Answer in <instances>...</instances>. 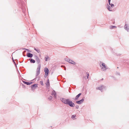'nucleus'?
Returning <instances> with one entry per match:
<instances>
[{"mask_svg":"<svg viewBox=\"0 0 129 129\" xmlns=\"http://www.w3.org/2000/svg\"><path fill=\"white\" fill-rule=\"evenodd\" d=\"M35 59L36 61V62L38 64L37 68L36 71V77L38 76L40 73V71L41 68V63H40V61L39 58L37 56H35Z\"/></svg>","mask_w":129,"mask_h":129,"instance_id":"1","label":"nucleus"},{"mask_svg":"<svg viewBox=\"0 0 129 129\" xmlns=\"http://www.w3.org/2000/svg\"><path fill=\"white\" fill-rule=\"evenodd\" d=\"M18 1L21 2V7L22 12L24 13H25L26 11L25 2H22L21 1V0H18Z\"/></svg>","mask_w":129,"mask_h":129,"instance_id":"2","label":"nucleus"},{"mask_svg":"<svg viewBox=\"0 0 129 129\" xmlns=\"http://www.w3.org/2000/svg\"><path fill=\"white\" fill-rule=\"evenodd\" d=\"M69 99H66L64 98H61L60 99V100L64 104H67Z\"/></svg>","mask_w":129,"mask_h":129,"instance_id":"3","label":"nucleus"},{"mask_svg":"<svg viewBox=\"0 0 129 129\" xmlns=\"http://www.w3.org/2000/svg\"><path fill=\"white\" fill-rule=\"evenodd\" d=\"M106 88L105 86H104L101 85L99 87H96V89H99L102 92L104 89H105Z\"/></svg>","mask_w":129,"mask_h":129,"instance_id":"4","label":"nucleus"},{"mask_svg":"<svg viewBox=\"0 0 129 129\" xmlns=\"http://www.w3.org/2000/svg\"><path fill=\"white\" fill-rule=\"evenodd\" d=\"M102 65L103 67H102L101 68L103 71H105L106 69H108V67L106 66L104 63H102Z\"/></svg>","mask_w":129,"mask_h":129,"instance_id":"5","label":"nucleus"},{"mask_svg":"<svg viewBox=\"0 0 129 129\" xmlns=\"http://www.w3.org/2000/svg\"><path fill=\"white\" fill-rule=\"evenodd\" d=\"M67 105H68L70 106L71 107H74L75 106V105L74 103L71 101H70V100H69Z\"/></svg>","mask_w":129,"mask_h":129,"instance_id":"6","label":"nucleus"},{"mask_svg":"<svg viewBox=\"0 0 129 129\" xmlns=\"http://www.w3.org/2000/svg\"><path fill=\"white\" fill-rule=\"evenodd\" d=\"M51 94L52 95H54V98H56V94L55 90H53V91H52Z\"/></svg>","mask_w":129,"mask_h":129,"instance_id":"7","label":"nucleus"},{"mask_svg":"<svg viewBox=\"0 0 129 129\" xmlns=\"http://www.w3.org/2000/svg\"><path fill=\"white\" fill-rule=\"evenodd\" d=\"M84 101V99H81V100L80 101H76V103L78 104H80L83 102Z\"/></svg>","mask_w":129,"mask_h":129,"instance_id":"8","label":"nucleus"},{"mask_svg":"<svg viewBox=\"0 0 129 129\" xmlns=\"http://www.w3.org/2000/svg\"><path fill=\"white\" fill-rule=\"evenodd\" d=\"M12 58L14 64L16 65L15 62L14 61V59L15 58V53L14 52L13 53L12 55Z\"/></svg>","mask_w":129,"mask_h":129,"instance_id":"9","label":"nucleus"},{"mask_svg":"<svg viewBox=\"0 0 129 129\" xmlns=\"http://www.w3.org/2000/svg\"><path fill=\"white\" fill-rule=\"evenodd\" d=\"M38 84H35L32 85L31 87L32 89L33 90L35 89L36 88L38 87Z\"/></svg>","mask_w":129,"mask_h":129,"instance_id":"10","label":"nucleus"},{"mask_svg":"<svg viewBox=\"0 0 129 129\" xmlns=\"http://www.w3.org/2000/svg\"><path fill=\"white\" fill-rule=\"evenodd\" d=\"M81 94V93H80L79 94H78L77 95L75 99L74 100L76 101L78 99V98L80 96Z\"/></svg>","mask_w":129,"mask_h":129,"instance_id":"11","label":"nucleus"},{"mask_svg":"<svg viewBox=\"0 0 129 129\" xmlns=\"http://www.w3.org/2000/svg\"><path fill=\"white\" fill-rule=\"evenodd\" d=\"M23 83H24L28 85H29L30 84H31L32 83V82H29L25 81H23Z\"/></svg>","mask_w":129,"mask_h":129,"instance_id":"12","label":"nucleus"},{"mask_svg":"<svg viewBox=\"0 0 129 129\" xmlns=\"http://www.w3.org/2000/svg\"><path fill=\"white\" fill-rule=\"evenodd\" d=\"M44 72H45V73H46L47 74H48L49 73V70L47 68H44Z\"/></svg>","mask_w":129,"mask_h":129,"instance_id":"13","label":"nucleus"},{"mask_svg":"<svg viewBox=\"0 0 129 129\" xmlns=\"http://www.w3.org/2000/svg\"><path fill=\"white\" fill-rule=\"evenodd\" d=\"M33 54L29 53H28L27 55V57L30 58L32 57H33Z\"/></svg>","mask_w":129,"mask_h":129,"instance_id":"14","label":"nucleus"},{"mask_svg":"<svg viewBox=\"0 0 129 129\" xmlns=\"http://www.w3.org/2000/svg\"><path fill=\"white\" fill-rule=\"evenodd\" d=\"M107 8L108 10L110 11H113V10L112 9H110L111 8L110 6H109L108 4H107Z\"/></svg>","mask_w":129,"mask_h":129,"instance_id":"15","label":"nucleus"},{"mask_svg":"<svg viewBox=\"0 0 129 129\" xmlns=\"http://www.w3.org/2000/svg\"><path fill=\"white\" fill-rule=\"evenodd\" d=\"M69 62L70 63L74 65L76 63L74 61L72 60H71L70 59L69 61V62Z\"/></svg>","mask_w":129,"mask_h":129,"instance_id":"16","label":"nucleus"},{"mask_svg":"<svg viewBox=\"0 0 129 129\" xmlns=\"http://www.w3.org/2000/svg\"><path fill=\"white\" fill-rule=\"evenodd\" d=\"M124 28L127 30L128 31H129V29L128 28L126 24H125L124 27Z\"/></svg>","mask_w":129,"mask_h":129,"instance_id":"17","label":"nucleus"},{"mask_svg":"<svg viewBox=\"0 0 129 129\" xmlns=\"http://www.w3.org/2000/svg\"><path fill=\"white\" fill-rule=\"evenodd\" d=\"M30 62L31 63H34L35 62V61L33 59L31 58L29 59Z\"/></svg>","mask_w":129,"mask_h":129,"instance_id":"18","label":"nucleus"},{"mask_svg":"<svg viewBox=\"0 0 129 129\" xmlns=\"http://www.w3.org/2000/svg\"><path fill=\"white\" fill-rule=\"evenodd\" d=\"M70 59L68 57L66 56V57H65L64 58V60L65 61H66L67 62H68L69 61Z\"/></svg>","mask_w":129,"mask_h":129,"instance_id":"19","label":"nucleus"},{"mask_svg":"<svg viewBox=\"0 0 129 129\" xmlns=\"http://www.w3.org/2000/svg\"><path fill=\"white\" fill-rule=\"evenodd\" d=\"M34 49L38 53H40V50L38 49H36V48H34Z\"/></svg>","mask_w":129,"mask_h":129,"instance_id":"20","label":"nucleus"},{"mask_svg":"<svg viewBox=\"0 0 129 129\" xmlns=\"http://www.w3.org/2000/svg\"><path fill=\"white\" fill-rule=\"evenodd\" d=\"M49 58V57L48 56H46L45 57V60L46 61H47L48 59Z\"/></svg>","mask_w":129,"mask_h":129,"instance_id":"21","label":"nucleus"},{"mask_svg":"<svg viewBox=\"0 0 129 129\" xmlns=\"http://www.w3.org/2000/svg\"><path fill=\"white\" fill-rule=\"evenodd\" d=\"M116 27L115 26L111 25L110 26V28L111 29H113Z\"/></svg>","mask_w":129,"mask_h":129,"instance_id":"22","label":"nucleus"},{"mask_svg":"<svg viewBox=\"0 0 129 129\" xmlns=\"http://www.w3.org/2000/svg\"><path fill=\"white\" fill-rule=\"evenodd\" d=\"M52 97L51 96H50L48 98V99L50 100H51L52 99Z\"/></svg>","mask_w":129,"mask_h":129,"instance_id":"23","label":"nucleus"},{"mask_svg":"<svg viewBox=\"0 0 129 129\" xmlns=\"http://www.w3.org/2000/svg\"><path fill=\"white\" fill-rule=\"evenodd\" d=\"M86 74L87 78L88 79V77H89V74L88 73H86Z\"/></svg>","mask_w":129,"mask_h":129,"instance_id":"24","label":"nucleus"},{"mask_svg":"<svg viewBox=\"0 0 129 129\" xmlns=\"http://www.w3.org/2000/svg\"><path fill=\"white\" fill-rule=\"evenodd\" d=\"M76 115H72V118H73L75 117H76Z\"/></svg>","mask_w":129,"mask_h":129,"instance_id":"25","label":"nucleus"},{"mask_svg":"<svg viewBox=\"0 0 129 129\" xmlns=\"http://www.w3.org/2000/svg\"><path fill=\"white\" fill-rule=\"evenodd\" d=\"M110 6H111V8H113L114 6V5L113 4H111V5Z\"/></svg>","mask_w":129,"mask_h":129,"instance_id":"26","label":"nucleus"},{"mask_svg":"<svg viewBox=\"0 0 129 129\" xmlns=\"http://www.w3.org/2000/svg\"><path fill=\"white\" fill-rule=\"evenodd\" d=\"M75 107H76V108L77 109H78L79 108V106L78 105H76L75 106Z\"/></svg>","mask_w":129,"mask_h":129,"instance_id":"27","label":"nucleus"},{"mask_svg":"<svg viewBox=\"0 0 129 129\" xmlns=\"http://www.w3.org/2000/svg\"><path fill=\"white\" fill-rule=\"evenodd\" d=\"M48 75V74H47L46 73L45 74V75L44 76V77H45L46 78L47 77Z\"/></svg>","mask_w":129,"mask_h":129,"instance_id":"28","label":"nucleus"},{"mask_svg":"<svg viewBox=\"0 0 129 129\" xmlns=\"http://www.w3.org/2000/svg\"><path fill=\"white\" fill-rule=\"evenodd\" d=\"M46 85L47 87L49 86V84H48V83H47V82Z\"/></svg>","mask_w":129,"mask_h":129,"instance_id":"29","label":"nucleus"},{"mask_svg":"<svg viewBox=\"0 0 129 129\" xmlns=\"http://www.w3.org/2000/svg\"><path fill=\"white\" fill-rule=\"evenodd\" d=\"M47 83H48V84H49V79L47 80Z\"/></svg>","mask_w":129,"mask_h":129,"instance_id":"30","label":"nucleus"},{"mask_svg":"<svg viewBox=\"0 0 129 129\" xmlns=\"http://www.w3.org/2000/svg\"><path fill=\"white\" fill-rule=\"evenodd\" d=\"M40 83H41V85H43V81H40Z\"/></svg>","mask_w":129,"mask_h":129,"instance_id":"31","label":"nucleus"},{"mask_svg":"<svg viewBox=\"0 0 129 129\" xmlns=\"http://www.w3.org/2000/svg\"><path fill=\"white\" fill-rule=\"evenodd\" d=\"M25 49L27 50L28 52H30V51L28 49Z\"/></svg>","mask_w":129,"mask_h":129,"instance_id":"32","label":"nucleus"},{"mask_svg":"<svg viewBox=\"0 0 129 129\" xmlns=\"http://www.w3.org/2000/svg\"><path fill=\"white\" fill-rule=\"evenodd\" d=\"M25 52H26V51H23V56H25V55H24L23 54H24V53Z\"/></svg>","mask_w":129,"mask_h":129,"instance_id":"33","label":"nucleus"},{"mask_svg":"<svg viewBox=\"0 0 129 129\" xmlns=\"http://www.w3.org/2000/svg\"><path fill=\"white\" fill-rule=\"evenodd\" d=\"M110 2H108V3H109V5H111V4H110Z\"/></svg>","mask_w":129,"mask_h":129,"instance_id":"34","label":"nucleus"},{"mask_svg":"<svg viewBox=\"0 0 129 129\" xmlns=\"http://www.w3.org/2000/svg\"><path fill=\"white\" fill-rule=\"evenodd\" d=\"M111 0H108V2H110Z\"/></svg>","mask_w":129,"mask_h":129,"instance_id":"35","label":"nucleus"},{"mask_svg":"<svg viewBox=\"0 0 129 129\" xmlns=\"http://www.w3.org/2000/svg\"><path fill=\"white\" fill-rule=\"evenodd\" d=\"M16 60V59H14V60Z\"/></svg>","mask_w":129,"mask_h":129,"instance_id":"36","label":"nucleus"},{"mask_svg":"<svg viewBox=\"0 0 129 129\" xmlns=\"http://www.w3.org/2000/svg\"><path fill=\"white\" fill-rule=\"evenodd\" d=\"M16 64L17 65V64Z\"/></svg>","mask_w":129,"mask_h":129,"instance_id":"37","label":"nucleus"}]
</instances>
